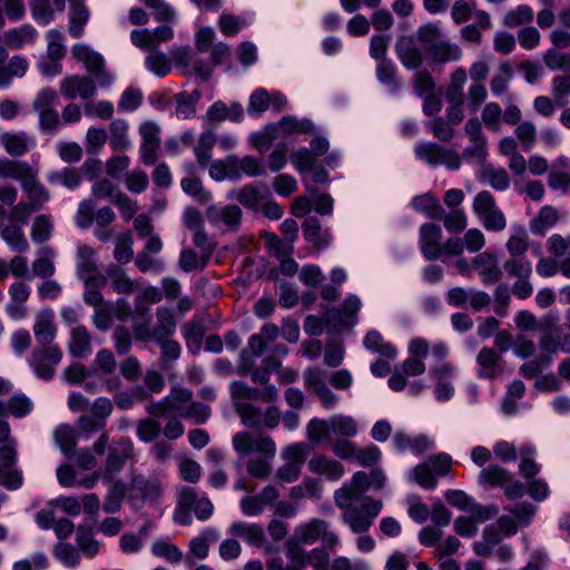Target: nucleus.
<instances>
[{
	"label": "nucleus",
	"instance_id": "obj_1",
	"mask_svg": "<svg viewBox=\"0 0 570 570\" xmlns=\"http://www.w3.org/2000/svg\"><path fill=\"white\" fill-rule=\"evenodd\" d=\"M358 433L356 420L350 415L335 414L328 419H312L306 426V436L311 443L318 444L323 441L334 442L351 441Z\"/></svg>",
	"mask_w": 570,
	"mask_h": 570
},
{
	"label": "nucleus",
	"instance_id": "obj_2",
	"mask_svg": "<svg viewBox=\"0 0 570 570\" xmlns=\"http://www.w3.org/2000/svg\"><path fill=\"white\" fill-rule=\"evenodd\" d=\"M350 501L346 507H338L343 510L342 518L354 533H363L370 529L374 518L380 513L383 504L371 497L362 498L360 505Z\"/></svg>",
	"mask_w": 570,
	"mask_h": 570
},
{
	"label": "nucleus",
	"instance_id": "obj_3",
	"mask_svg": "<svg viewBox=\"0 0 570 570\" xmlns=\"http://www.w3.org/2000/svg\"><path fill=\"white\" fill-rule=\"evenodd\" d=\"M472 208L487 230L501 232L507 227V218L490 191L482 190L478 193L473 199Z\"/></svg>",
	"mask_w": 570,
	"mask_h": 570
},
{
	"label": "nucleus",
	"instance_id": "obj_4",
	"mask_svg": "<svg viewBox=\"0 0 570 570\" xmlns=\"http://www.w3.org/2000/svg\"><path fill=\"white\" fill-rule=\"evenodd\" d=\"M293 540L301 544H313L321 541L327 549H334L338 543V537L330 530V524L321 519H313L296 527Z\"/></svg>",
	"mask_w": 570,
	"mask_h": 570
},
{
	"label": "nucleus",
	"instance_id": "obj_5",
	"mask_svg": "<svg viewBox=\"0 0 570 570\" xmlns=\"http://www.w3.org/2000/svg\"><path fill=\"white\" fill-rule=\"evenodd\" d=\"M72 56L80 61L100 87H109L114 82L112 75L107 70L104 57L85 45L72 47Z\"/></svg>",
	"mask_w": 570,
	"mask_h": 570
},
{
	"label": "nucleus",
	"instance_id": "obj_6",
	"mask_svg": "<svg viewBox=\"0 0 570 570\" xmlns=\"http://www.w3.org/2000/svg\"><path fill=\"white\" fill-rule=\"evenodd\" d=\"M62 360V351L56 344H39L33 348L30 365L39 379L49 381L55 376L56 366Z\"/></svg>",
	"mask_w": 570,
	"mask_h": 570
},
{
	"label": "nucleus",
	"instance_id": "obj_7",
	"mask_svg": "<svg viewBox=\"0 0 570 570\" xmlns=\"http://www.w3.org/2000/svg\"><path fill=\"white\" fill-rule=\"evenodd\" d=\"M415 156L431 166L443 165L450 170L461 167V156L453 149H448L435 142H421L414 148Z\"/></svg>",
	"mask_w": 570,
	"mask_h": 570
},
{
	"label": "nucleus",
	"instance_id": "obj_8",
	"mask_svg": "<svg viewBox=\"0 0 570 570\" xmlns=\"http://www.w3.org/2000/svg\"><path fill=\"white\" fill-rule=\"evenodd\" d=\"M135 456L134 443L129 438H120L108 448L107 458L104 463L102 480H112L114 475L119 473L127 461Z\"/></svg>",
	"mask_w": 570,
	"mask_h": 570
},
{
	"label": "nucleus",
	"instance_id": "obj_9",
	"mask_svg": "<svg viewBox=\"0 0 570 570\" xmlns=\"http://www.w3.org/2000/svg\"><path fill=\"white\" fill-rule=\"evenodd\" d=\"M331 451L341 460H354L363 466L374 465L381 458V451L376 445L358 448L352 441L334 442Z\"/></svg>",
	"mask_w": 570,
	"mask_h": 570
},
{
	"label": "nucleus",
	"instance_id": "obj_10",
	"mask_svg": "<svg viewBox=\"0 0 570 570\" xmlns=\"http://www.w3.org/2000/svg\"><path fill=\"white\" fill-rule=\"evenodd\" d=\"M303 379L306 390L317 396L323 407L331 409L337 404L338 397L326 384V371L318 366H311L304 371Z\"/></svg>",
	"mask_w": 570,
	"mask_h": 570
},
{
	"label": "nucleus",
	"instance_id": "obj_11",
	"mask_svg": "<svg viewBox=\"0 0 570 570\" xmlns=\"http://www.w3.org/2000/svg\"><path fill=\"white\" fill-rule=\"evenodd\" d=\"M171 59L185 75H196L203 81L210 79L213 69L202 59H196L190 47H177L170 51Z\"/></svg>",
	"mask_w": 570,
	"mask_h": 570
},
{
	"label": "nucleus",
	"instance_id": "obj_12",
	"mask_svg": "<svg viewBox=\"0 0 570 570\" xmlns=\"http://www.w3.org/2000/svg\"><path fill=\"white\" fill-rule=\"evenodd\" d=\"M160 494L161 485L157 479L132 474L128 500L134 507L139 508L145 501H156Z\"/></svg>",
	"mask_w": 570,
	"mask_h": 570
},
{
	"label": "nucleus",
	"instance_id": "obj_13",
	"mask_svg": "<svg viewBox=\"0 0 570 570\" xmlns=\"http://www.w3.org/2000/svg\"><path fill=\"white\" fill-rule=\"evenodd\" d=\"M97 85V81L90 76L70 75L61 79L59 90L69 100L77 97L89 100L95 96Z\"/></svg>",
	"mask_w": 570,
	"mask_h": 570
},
{
	"label": "nucleus",
	"instance_id": "obj_14",
	"mask_svg": "<svg viewBox=\"0 0 570 570\" xmlns=\"http://www.w3.org/2000/svg\"><path fill=\"white\" fill-rule=\"evenodd\" d=\"M371 488L370 473L358 471L354 473L350 482L335 491L334 501L337 507H346L350 501L358 502L363 493Z\"/></svg>",
	"mask_w": 570,
	"mask_h": 570
},
{
	"label": "nucleus",
	"instance_id": "obj_15",
	"mask_svg": "<svg viewBox=\"0 0 570 570\" xmlns=\"http://www.w3.org/2000/svg\"><path fill=\"white\" fill-rule=\"evenodd\" d=\"M230 395L233 405L237 402L261 400L266 403L275 402L278 397V391L275 386H266L263 390L252 387L242 381H235L230 384Z\"/></svg>",
	"mask_w": 570,
	"mask_h": 570
},
{
	"label": "nucleus",
	"instance_id": "obj_16",
	"mask_svg": "<svg viewBox=\"0 0 570 570\" xmlns=\"http://www.w3.org/2000/svg\"><path fill=\"white\" fill-rule=\"evenodd\" d=\"M442 230L433 223H425L420 227V248L428 261H436L442 256Z\"/></svg>",
	"mask_w": 570,
	"mask_h": 570
},
{
	"label": "nucleus",
	"instance_id": "obj_17",
	"mask_svg": "<svg viewBox=\"0 0 570 570\" xmlns=\"http://www.w3.org/2000/svg\"><path fill=\"white\" fill-rule=\"evenodd\" d=\"M395 52L407 69H419L423 65V53L412 36H402L395 43Z\"/></svg>",
	"mask_w": 570,
	"mask_h": 570
},
{
	"label": "nucleus",
	"instance_id": "obj_18",
	"mask_svg": "<svg viewBox=\"0 0 570 570\" xmlns=\"http://www.w3.org/2000/svg\"><path fill=\"white\" fill-rule=\"evenodd\" d=\"M471 266L479 272L483 284H493L502 278V272L494 254L488 252L478 254L472 258Z\"/></svg>",
	"mask_w": 570,
	"mask_h": 570
},
{
	"label": "nucleus",
	"instance_id": "obj_19",
	"mask_svg": "<svg viewBox=\"0 0 570 570\" xmlns=\"http://www.w3.org/2000/svg\"><path fill=\"white\" fill-rule=\"evenodd\" d=\"M32 330L38 344H52L57 335L53 312L50 308L40 309L35 316Z\"/></svg>",
	"mask_w": 570,
	"mask_h": 570
},
{
	"label": "nucleus",
	"instance_id": "obj_20",
	"mask_svg": "<svg viewBox=\"0 0 570 570\" xmlns=\"http://www.w3.org/2000/svg\"><path fill=\"white\" fill-rule=\"evenodd\" d=\"M179 505L186 510H194L199 520H207L213 514V503L207 498H198L193 488L185 487L179 493Z\"/></svg>",
	"mask_w": 570,
	"mask_h": 570
},
{
	"label": "nucleus",
	"instance_id": "obj_21",
	"mask_svg": "<svg viewBox=\"0 0 570 570\" xmlns=\"http://www.w3.org/2000/svg\"><path fill=\"white\" fill-rule=\"evenodd\" d=\"M309 472L325 476L330 481H336L344 474V466L337 460L324 454L314 455L308 461Z\"/></svg>",
	"mask_w": 570,
	"mask_h": 570
},
{
	"label": "nucleus",
	"instance_id": "obj_22",
	"mask_svg": "<svg viewBox=\"0 0 570 570\" xmlns=\"http://www.w3.org/2000/svg\"><path fill=\"white\" fill-rule=\"evenodd\" d=\"M22 190L27 194L28 200L39 210L50 200L49 190L38 180L37 169H32L21 183Z\"/></svg>",
	"mask_w": 570,
	"mask_h": 570
},
{
	"label": "nucleus",
	"instance_id": "obj_23",
	"mask_svg": "<svg viewBox=\"0 0 570 570\" xmlns=\"http://www.w3.org/2000/svg\"><path fill=\"white\" fill-rule=\"evenodd\" d=\"M0 144L11 157L26 155L32 146V141L26 131H4L0 135Z\"/></svg>",
	"mask_w": 570,
	"mask_h": 570
},
{
	"label": "nucleus",
	"instance_id": "obj_24",
	"mask_svg": "<svg viewBox=\"0 0 570 570\" xmlns=\"http://www.w3.org/2000/svg\"><path fill=\"white\" fill-rule=\"evenodd\" d=\"M557 318L553 316H548L546 318L547 328L544 330L543 335L540 338L539 347L543 352L541 355L554 354L558 351L570 352V347L562 343L560 338L554 335V332H559L560 327L556 324Z\"/></svg>",
	"mask_w": 570,
	"mask_h": 570
},
{
	"label": "nucleus",
	"instance_id": "obj_25",
	"mask_svg": "<svg viewBox=\"0 0 570 570\" xmlns=\"http://www.w3.org/2000/svg\"><path fill=\"white\" fill-rule=\"evenodd\" d=\"M548 185L552 189L568 193L570 190V163L564 157H559L548 173Z\"/></svg>",
	"mask_w": 570,
	"mask_h": 570
},
{
	"label": "nucleus",
	"instance_id": "obj_26",
	"mask_svg": "<svg viewBox=\"0 0 570 570\" xmlns=\"http://www.w3.org/2000/svg\"><path fill=\"white\" fill-rule=\"evenodd\" d=\"M206 214L210 223H223L230 229H236L242 219V209L237 205H228L224 208L212 205L207 208Z\"/></svg>",
	"mask_w": 570,
	"mask_h": 570
},
{
	"label": "nucleus",
	"instance_id": "obj_27",
	"mask_svg": "<svg viewBox=\"0 0 570 570\" xmlns=\"http://www.w3.org/2000/svg\"><path fill=\"white\" fill-rule=\"evenodd\" d=\"M68 351L76 358H82L91 351V335L86 326L77 325L71 328Z\"/></svg>",
	"mask_w": 570,
	"mask_h": 570
},
{
	"label": "nucleus",
	"instance_id": "obj_28",
	"mask_svg": "<svg viewBox=\"0 0 570 570\" xmlns=\"http://www.w3.org/2000/svg\"><path fill=\"white\" fill-rule=\"evenodd\" d=\"M95 274H101L98 271L96 252L91 246L82 244L77 248V275L83 279Z\"/></svg>",
	"mask_w": 570,
	"mask_h": 570
},
{
	"label": "nucleus",
	"instance_id": "obj_29",
	"mask_svg": "<svg viewBox=\"0 0 570 570\" xmlns=\"http://www.w3.org/2000/svg\"><path fill=\"white\" fill-rule=\"evenodd\" d=\"M228 166L230 170L235 171V178L239 176V171L248 176L266 175V169L263 163L259 159L254 158L252 156H245L243 158H239L236 155H229Z\"/></svg>",
	"mask_w": 570,
	"mask_h": 570
},
{
	"label": "nucleus",
	"instance_id": "obj_30",
	"mask_svg": "<svg viewBox=\"0 0 570 570\" xmlns=\"http://www.w3.org/2000/svg\"><path fill=\"white\" fill-rule=\"evenodd\" d=\"M106 278L111 281V286L119 294H132L138 284L127 276L124 268L117 264H109L106 268Z\"/></svg>",
	"mask_w": 570,
	"mask_h": 570
},
{
	"label": "nucleus",
	"instance_id": "obj_31",
	"mask_svg": "<svg viewBox=\"0 0 570 570\" xmlns=\"http://www.w3.org/2000/svg\"><path fill=\"white\" fill-rule=\"evenodd\" d=\"M428 53L436 63L456 61L462 56V50L456 43L449 40H440L428 48Z\"/></svg>",
	"mask_w": 570,
	"mask_h": 570
},
{
	"label": "nucleus",
	"instance_id": "obj_32",
	"mask_svg": "<svg viewBox=\"0 0 570 570\" xmlns=\"http://www.w3.org/2000/svg\"><path fill=\"white\" fill-rule=\"evenodd\" d=\"M174 313L167 307L156 309V326L151 331V341L170 337L176 331Z\"/></svg>",
	"mask_w": 570,
	"mask_h": 570
},
{
	"label": "nucleus",
	"instance_id": "obj_33",
	"mask_svg": "<svg viewBox=\"0 0 570 570\" xmlns=\"http://www.w3.org/2000/svg\"><path fill=\"white\" fill-rule=\"evenodd\" d=\"M111 484L104 501V511L107 513H116L120 511L122 500L126 498L127 492L130 490L128 485L121 479L110 480Z\"/></svg>",
	"mask_w": 570,
	"mask_h": 570
},
{
	"label": "nucleus",
	"instance_id": "obj_34",
	"mask_svg": "<svg viewBox=\"0 0 570 570\" xmlns=\"http://www.w3.org/2000/svg\"><path fill=\"white\" fill-rule=\"evenodd\" d=\"M534 19L533 9L525 3L518 4L509 9L502 17V26L508 29H514L520 26H528Z\"/></svg>",
	"mask_w": 570,
	"mask_h": 570
},
{
	"label": "nucleus",
	"instance_id": "obj_35",
	"mask_svg": "<svg viewBox=\"0 0 570 570\" xmlns=\"http://www.w3.org/2000/svg\"><path fill=\"white\" fill-rule=\"evenodd\" d=\"M501 356L491 347H482L476 356L480 366L479 377L494 379L499 374Z\"/></svg>",
	"mask_w": 570,
	"mask_h": 570
},
{
	"label": "nucleus",
	"instance_id": "obj_36",
	"mask_svg": "<svg viewBox=\"0 0 570 570\" xmlns=\"http://www.w3.org/2000/svg\"><path fill=\"white\" fill-rule=\"evenodd\" d=\"M229 533L234 537L245 539L249 544L261 546L265 540L263 528L256 523H246L237 521L232 523Z\"/></svg>",
	"mask_w": 570,
	"mask_h": 570
},
{
	"label": "nucleus",
	"instance_id": "obj_37",
	"mask_svg": "<svg viewBox=\"0 0 570 570\" xmlns=\"http://www.w3.org/2000/svg\"><path fill=\"white\" fill-rule=\"evenodd\" d=\"M85 285L83 301L94 307L104 304V296L100 292L107 285V278L104 274H95L82 279Z\"/></svg>",
	"mask_w": 570,
	"mask_h": 570
},
{
	"label": "nucleus",
	"instance_id": "obj_38",
	"mask_svg": "<svg viewBox=\"0 0 570 570\" xmlns=\"http://www.w3.org/2000/svg\"><path fill=\"white\" fill-rule=\"evenodd\" d=\"M132 322V332L135 338L140 342H150L153 330L149 328L151 322L149 308L146 306H136Z\"/></svg>",
	"mask_w": 570,
	"mask_h": 570
},
{
	"label": "nucleus",
	"instance_id": "obj_39",
	"mask_svg": "<svg viewBox=\"0 0 570 570\" xmlns=\"http://www.w3.org/2000/svg\"><path fill=\"white\" fill-rule=\"evenodd\" d=\"M237 373L240 375L250 374L254 383H259L263 387L274 386L269 384V373L263 366H254V361L247 356L246 351L240 352V363L237 367Z\"/></svg>",
	"mask_w": 570,
	"mask_h": 570
},
{
	"label": "nucleus",
	"instance_id": "obj_40",
	"mask_svg": "<svg viewBox=\"0 0 570 570\" xmlns=\"http://www.w3.org/2000/svg\"><path fill=\"white\" fill-rule=\"evenodd\" d=\"M200 99L199 90H193L191 92L181 91L174 96L176 101L175 114L179 119L191 118L196 112V105Z\"/></svg>",
	"mask_w": 570,
	"mask_h": 570
},
{
	"label": "nucleus",
	"instance_id": "obj_41",
	"mask_svg": "<svg viewBox=\"0 0 570 570\" xmlns=\"http://www.w3.org/2000/svg\"><path fill=\"white\" fill-rule=\"evenodd\" d=\"M530 246L529 234L525 227L518 225L513 227V233L505 243L510 257H521Z\"/></svg>",
	"mask_w": 570,
	"mask_h": 570
},
{
	"label": "nucleus",
	"instance_id": "obj_42",
	"mask_svg": "<svg viewBox=\"0 0 570 570\" xmlns=\"http://www.w3.org/2000/svg\"><path fill=\"white\" fill-rule=\"evenodd\" d=\"M268 194V187L265 184H249L240 188L235 198L245 207L255 209L262 198Z\"/></svg>",
	"mask_w": 570,
	"mask_h": 570
},
{
	"label": "nucleus",
	"instance_id": "obj_43",
	"mask_svg": "<svg viewBox=\"0 0 570 570\" xmlns=\"http://www.w3.org/2000/svg\"><path fill=\"white\" fill-rule=\"evenodd\" d=\"M32 169L27 161L0 158V178L17 179L21 184Z\"/></svg>",
	"mask_w": 570,
	"mask_h": 570
},
{
	"label": "nucleus",
	"instance_id": "obj_44",
	"mask_svg": "<svg viewBox=\"0 0 570 570\" xmlns=\"http://www.w3.org/2000/svg\"><path fill=\"white\" fill-rule=\"evenodd\" d=\"M510 513L520 528L529 527L537 513V507L528 501H519L503 508Z\"/></svg>",
	"mask_w": 570,
	"mask_h": 570
},
{
	"label": "nucleus",
	"instance_id": "obj_45",
	"mask_svg": "<svg viewBox=\"0 0 570 570\" xmlns=\"http://www.w3.org/2000/svg\"><path fill=\"white\" fill-rule=\"evenodd\" d=\"M128 124L125 119H115L109 124L110 146L115 150H126L130 146L128 138Z\"/></svg>",
	"mask_w": 570,
	"mask_h": 570
},
{
	"label": "nucleus",
	"instance_id": "obj_46",
	"mask_svg": "<svg viewBox=\"0 0 570 570\" xmlns=\"http://www.w3.org/2000/svg\"><path fill=\"white\" fill-rule=\"evenodd\" d=\"M134 238L131 232L120 233L115 237L114 258L119 264H128L134 258Z\"/></svg>",
	"mask_w": 570,
	"mask_h": 570
},
{
	"label": "nucleus",
	"instance_id": "obj_47",
	"mask_svg": "<svg viewBox=\"0 0 570 570\" xmlns=\"http://www.w3.org/2000/svg\"><path fill=\"white\" fill-rule=\"evenodd\" d=\"M2 239L16 252L24 253L29 248V243L20 226L16 224L6 225L0 229Z\"/></svg>",
	"mask_w": 570,
	"mask_h": 570
},
{
	"label": "nucleus",
	"instance_id": "obj_48",
	"mask_svg": "<svg viewBox=\"0 0 570 570\" xmlns=\"http://www.w3.org/2000/svg\"><path fill=\"white\" fill-rule=\"evenodd\" d=\"M559 219L558 210L547 205L541 207L538 215L530 222V228L534 234H542L547 228L556 225Z\"/></svg>",
	"mask_w": 570,
	"mask_h": 570
},
{
	"label": "nucleus",
	"instance_id": "obj_49",
	"mask_svg": "<svg viewBox=\"0 0 570 570\" xmlns=\"http://www.w3.org/2000/svg\"><path fill=\"white\" fill-rule=\"evenodd\" d=\"M85 0H71V13H70V26L69 32L78 38L82 33L83 26L87 23L89 18L88 9L83 4Z\"/></svg>",
	"mask_w": 570,
	"mask_h": 570
},
{
	"label": "nucleus",
	"instance_id": "obj_50",
	"mask_svg": "<svg viewBox=\"0 0 570 570\" xmlns=\"http://www.w3.org/2000/svg\"><path fill=\"white\" fill-rule=\"evenodd\" d=\"M53 438L63 454L70 455L75 452L77 431L72 425L60 424L55 430Z\"/></svg>",
	"mask_w": 570,
	"mask_h": 570
},
{
	"label": "nucleus",
	"instance_id": "obj_51",
	"mask_svg": "<svg viewBox=\"0 0 570 570\" xmlns=\"http://www.w3.org/2000/svg\"><path fill=\"white\" fill-rule=\"evenodd\" d=\"M394 444L400 451L410 449L416 453H423L431 448V441L425 435L411 438L403 432L394 435Z\"/></svg>",
	"mask_w": 570,
	"mask_h": 570
},
{
	"label": "nucleus",
	"instance_id": "obj_52",
	"mask_svg": "<svg viewBox=\"0 0 570 570\" xmlns=\"http://www.w3.org/2000/svg\"><path fill=\"white\" fill-rule=\"evenodd\" d=\"M364 346L386 358L393 360L396 356L395 347L384 342L383 336L377 331H370L364 337Z\"/></svg>",
	"mask_w": 570,
	"mask_h": 570
},
{
	"label": "nucleus",
	"instance_id": "obj_53",
	"mask_svg": "<svg viewBox=\"0 0 570 570\" xmlns=\"http://www.w3.org/2000/svg\"><path fill=\"white\" fill-rule=\"evenodd\" d=\"M481 179L495 190H505L510 186V176L504 168H495L493 166H484L481 170Z\"/></svg>",
	"mask_w": 570,
	"mask_h": 570
},
{
	"label": "nucleus",
	"instance_id": "obj_54",
	"mask_svg": "<svg viewBox=\"0 0 570 570\" xmlns=\"http://www.w3.org/2000/svg\"><path fill=\"white\" fill-rule=\"evenodd\" d=\"M218 534L214 529L204 530L198 537L189 543V551L198 559H205L208 556L209 543L217 541Z\"/></svg>",
	"mask_w": 570,
	"mask_h": 570
},
{
	"label": "nucleus",
	"instance_id": "obj_55",
	"mask_svg": "<svg viewBox=\"0 0 570 570\" xmlns=\"http://www.w3.org/2000/svg\"><path fill=\"white\" fill-rule=\"evenodd\" d=\"M166 397L171 413L181 416V413L185 412L188 403L193 400V392L189 389L174 386Z\"/></svg>",
	"mask_w": 570,
	"mask_h": 570
},
{
	"label": "nucleus",
	"instance_id": "obj_56",
	"mask_svg": "<svg viewBox=\"0 0 570 570\" xmlns=\"http://www.w3.org/2000/svg\"><path fill=\"white\" fill-rule=\"evenodd\" d=\"M217 141V136L212 131H204L195 147V155L198 164L202 167H206L212 159V149Z\"/></svg>",
	"mask_w": 570,
	"mask_h": 570
},
{
	"label": "nucleus",
	"instance_id": "obj_57",
	"mask_svg": "<svg viewBox=\"0 0 570 570\" xmlns=\"http://www.w3.org/2000/svg\"><path fill=\"white\" fill-rule=\"evenodd\" d=\"M510 480L509 472L500 465L484 468L479 475L480 483L490 487H503Z\"/></svg>",
	"mask_w": 570,
	"mask_h": 570
},
{
	"label": "nucleus",
	"instance_id": "obj_58",
	"mask_svg": "<svg viewBox=\"0 0 570 570\" xmlns=\"http://www.w3.org/2000/svg\"><path fill=\"white\" fill-rule=\"evenodd\" d=\"M234 410L240 417L242 423L250 429L257 428L262 423V411L259 407L248 402H237Z\"/></svg>",
	"mask_w": 570,
	"mask_h": 570
},
{
	"label": "nucleus",
	"instance_id": "obj_59",
	"mask_svg": "<svg viewBox=\"0 0 570 570\" xmlns=\"http://www.w3.org/2000/svg\"><path fill=\"white\" fill-rule=\"evenodd\" d=\"M160 346V368L163 371H169L171 363L180 356V345L178 342L170 340L169 337L156 341Z\"/></svg>",
	"mask_w": 570,
	"mask_h": 570
},
{
	"label": "nucleus",
	"instance_id": "obj_60",
	"mask_svg": "<svg viewBox=\"0 0 570 570\" xmlns=\"http://www.w3.org/2000/svg\"><path fill=\"white\" fill-rule=\"evenodd\" d=\"M53 223L50 216L38 215L31 226V238L35 243H45L51 237Z\"/></svg>",
	"mask_w": 570,
	"mask_h": 570
},
{
	"label": "nucleus",
	"instance_id": "obj_61",
	"mask_svg": "<svg viewBox=\"0 0 570 570\" xmlns=\"http://www.w3.org/2000/svg\"><path fill=\"white\" fill-rule=\"evenodd\" d=\"M181 189L195 198L199 204L205 205L212 199V195L207 191L203 183L197 177H186L180 181Z\"/></svg>",
	"mask_w": 570,
	"mask_h": 570
},
{
	"label": "nucleus",
	"instance_id": "obj_62",
	"mask_svg": "<svg viewBox=\"0 0 570 570\" xmlns=\"http://www.w3.org/2000/svg\"><path fill=\"white\" fill-rule=\"evenodd\" d=\"M48 181L51 184H60L68 189H73L80 185L81 176L76 168L66 167L60 171H51L48 175Z\"/></svg>",
	"mask_w": 570,
	"mask_h": 570
},
{
	"label": "nucleus",
	"instance_id": "obj_63",
	"mask_svg": "<svg viewBox=\"0 0 570 570\" xmlns=\"http://www.w3.org/2000/svg\"><path fill=\"white\" fill-rule=\"evenodd\" d=\"M501 106L498 102L491 101L484 105L481 120L489 130L498 132L501 129Z\"/></svg>",
	"mask_w": 570,
	"mask_h": 570
},
{
	"label": "nucleus",
	"instance_id": "obj_64",
	"mask_svg": "<svg viewBox=\"0 0 570 570\" xmlns=\"http://www.w3.org/2000/svg\"><path fill=\"white\" fill-rule=\"evenodd\" d=\"M147 68L155 75L164 77L171 70L170 59L160 51L154 50L146 57Z\"/></svg>",
	"mask_w": 570,
	"mask_h": 570
}]
</instances>
